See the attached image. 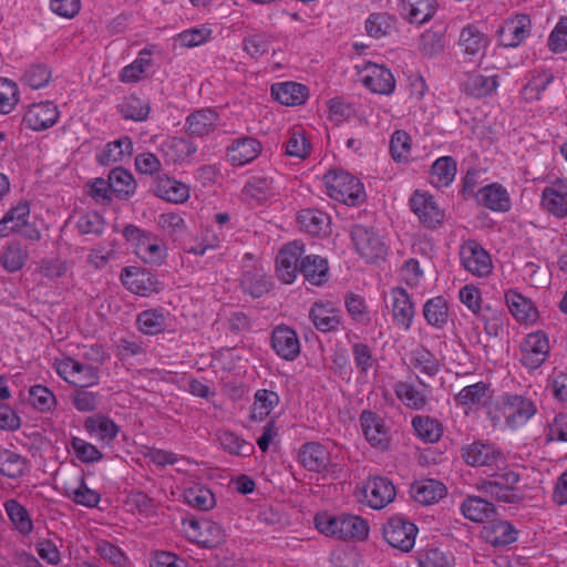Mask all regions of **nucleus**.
Returning a JSON list of instances; mask_svg holds the SVG:
<instances>
[{
	"instance_id": "f257e3e1",
	"label": "nucleus",
	"mask_w": 567,
	"mask_h": 567,
	"mask_svg": "<svg viewBox=\"0 0 567 567\" xmlns=\"http://www.w3.org/2000/svg\"><path fill=\"white\" fill-rule=\"evenodd\" d=\"M317 529L327 536H336L344 540L361 542L368 538L369 525L358 515L342 514L330 516L317 515L315 518Z\"/></svg>"
},
{
	"instance_id": "f03ea898",
	"label": "nucleus",
	"mask_w": 567,
	"mask_h": 567,
	"mask_svg": "<svg viewBox=\"0 0 567 567\" xmlns=\"http://www.w3.org/2000/svg\"><path fill=\"white\" fill-rule=\"evenodd\" d=\"M323 183L329 197L348 206L359 205L365 199L363 184L348 172L329 171Z\"/></svg>"
},
{
	"instance_id": "7ed1b4c3",
	"label": "nucleus",
	"mask_w": 567,
	"mask_h": 567,
	"mask_svg": "<svg viewBox=\"0 0 567 567\" xmlns=\"http://www.w3.org/2000/svg\"><path fill=\"white\" fill-rule=\"evenodd\" d=\"M123 236L132 246L134 254L145 264L161 265L164 261L167 249L155 234L128 225L124 228Z\"/></svg>"
},
{
	"instance_id": "20e7f679",
	"label": "nucleus",
	"mask_w": 567,
	"mask_h": 567,
	"mask_svg": "<svg viewBox=\"0 0 567 567\" xmlns=\"http://www.w3.org/2000/svg\"><path fill=\"white\" fill-rule=\"evenodd\" d=\"M351 239L358 255L368 264L383 260L388 254L384 238L374 227L364 225L353 226Z\"/></svg>"
},
{
	"instance_id": "39448f33",
	"label": "nucleus",
	"mask_w": 567,
	"mask_h": 567,
	"mask_svg": "<svg viewBox=\"0 0 567 567\" xmlns=\"http://www.w3.org/2000/svg\"><path fill=\"white\" fill-rule=\"evenodd\" d=\"M458 256L463 268L477 278H487L493 271L491 255L474 239L461 244Z\"/></svg>"
},
{
	"instance_id": "423d86ee",
	"label": "nucleus",
	"mask_w": 567,
	"mask_h": 567,
	"mask_svg": "<svg viewBox=\"0 0 567 567\" xmlns=\"http://www.w3.org/2000/svg\"><path fill=\"white\" fill-rule=\"evenodd\" d=\"M56 373L75 388H91L99 383V368L83 364L72 358L55 361Z\"/></svg>"
},
{
	"instance_id": "0eeeda50",
	"label": "nucleus",
	"mask_w": 567,
	"mask_h": 567,
	"mask_svg": "<svg viewBox=\"0 0 567 567\" xmlns=\"http://www.w3.org/2000/svg\"><path fill=\"white\" fill-rule=\"evenodd\" d=\"M30 207L28 202H20L0 219V237H7L13 231L21 233L30 240H39L41 234L29 226Z\"/></svg>"
},
{
	"instance_id": "6e6552de",
	"label": "nucleus",
	"mask_w": 567,
	"mask_h": 567,
	"mask_svg": "<svg viewBox=\"0 0 567 567\" xmlns=\"http://www.w3.org/2000/svg\"><path fill=\"white\" fill-rule=\"evenodd\" d=\"M417 527L402 516L389 518L383 527L384 539L394 548L410 551L415 544Z\"/></svg>"
},
{
	"instance_id": "1a4fd4ad",
	"label": "nucleus",
	"mask_w": 567,
	"mask_h": 567,
	"mask_svg": "<svg viewBox=\"0 0 567 567\" xmlns=\"http://www.w3.org/2000/svg\"><path fill=\"white\" fill-rule=\"evenodd\" d=\"M498 408L507 425L511 427L523 425L536 413L534 402L518 394L502 396Z\"/></svg>"
},
{
	"instance_id": "9d476101",
	"label": "nucleus",
	"mask_w": 567,
	"mask_h": 567,
	"mask_svg": "<svg viewBox=\"0 0 567 567\" xmlns=\"http://www.w3.org/2000/svg\"><path fill=\"white\" fill-rule=\"evenodd\" d=\"M549 340L545 332L528 333L520 343V362L530 370L538 369L549 354Z\"/></svg>"
},
{
	"instance_id": "9b49d317",
	"label": "nucleus",
	"mask_w": 567,
	"mask_h": 567,
	"mask_svg": "<svg viewBox=\"0 0 567 567\" xmlns=\"http://www.w3.org/2000/svg\"><path fill=\"white\" fill-rule=\"evenodd\" d=\"M462 457L471 466L498 467L505 463V455L497 446L481 441L464 446Z\"/></svg>"
},
{
	"instance_id": "f8f14e48",
	"label": "nucleus",
	"mask_w": 567,
	"mask_h": 567,
	"mask_svg": "<svg viewBox=\"0 0 567 567\" xmlns=\"http://www.w3.org/2000/svg\"><path fill=\"white\" fill-rule=\"evenodd\" d=\"M122 284L133 293L148 296L162 289L157 278L140 267H125L121 272Z\"/></svg>"
},
{
	"instance_id": "ddd939ff",
	"label": "nucleus",
	"mask_w": 567,
	"mask_h": 567,
	"mask_svg": "<svg viewBox=\"0 0 567 567\" xmlns=\"http://www.w3.org/2000/svg\"><path fill=\"white\" fill-rule=\"evenodd\" d=\"M305 252V246L300 241H291L285 245L276 258V272L284 284H291L299 270L298 262Z\"/></svg>"
},
{
	"instance_id": "4468645a",
	"label": "nucleus",
	"mask_w": 567,
	"mask_h": 567,
	"mask_svg": "<svg viewBox=\"0 0 567 567\" xmlns=\"http://www.w3.org/2000/svg\"><path fill=\"white\" fill-rule=\"evenodd\" d=\"M361 82L374 94L390 95L395 90V79L391 71L371 62L364 65Z\"/></svg>"
},
{
	"instance_id": "2eb2a0df",
	"label": "nucleus",
	"mask_w": 567,
	"mask_h": 567,
	"mask_svg": "<svg viewBox=\"0 0 567 567\" xmlns=\"http://www.w3.org/2000/svg\"><path fill=\"white\" fill-rule=\"evenodd\" d=\"M58 106L49 101L31 104L24 115L23 123L32 131L40 132L52 127L59 120Z\"/></svg>"
},
{
	"instance_id": "dca6fc26",
	"label": "nucleus",
	"mask_w": 567,
	"mask_h": 567,
	"mask_svg": "<svg viewBox=\"0 0 567 567\" xmlns=\"http://www.w3.org/2000/svg\"><path fill=\"white\" fill-rule=\"evenodd\" d=\"M542 207L556 218L567 217V179L550 182L542 193Z\"/></svg>"
},
{
	"instance_id": "f3484780",
	"label": "nucleus",
	"mask_w": 567,
	"mask_h": 567,
	"mask_svg": "<svg viewBox=\"0 0 567 567\" xmlns=\"http://www.w3.org/2000/svg\"><path fill=\"white\" fill-rule=\"evenodd\" d=\"M362 494L371 508L381 509L394 499L395 487L385 477H373L364 484Z\"/></svg>"
},
{
	"instance_id": "a211bd4d",
	"label": "nucleus",
	"mask_w": 567,
	"mask_h": 567,
	"mask_svg": "<svg viewBox=\"0 0 567 567\" xmlns=\"http://www.w3.org/2000/svg\"><path fill=\"white\" fill-rule=\"evenodd\" d=\"M360 422L363 434L372 446L381 450H385L389 446V429L380 415L364 410L360 415Z\"/></svg>"
},
{
	"instance_id": "6ab92c4d",
	"label": "nucleus",
	"mask_w": 567,
	"mask_h": 567,
	"mask_svg": "<svg viewBox=\"0 0 567 567\" xmlns=\"http://www.w3.org/2000/svg\"><path fill=\"white\" fill-rule=\"evenodd\" d=\"M390 299L394 322L405 331L410 330L415 310L409 293L402 287H394L390 291Z\"/></svg>"
},
{
	"instance_id": "aec40b11",
	"label": "nucleus",
	"mask_w": 567,
	"mask_h": 567,
	"mask_svg": "<svg viewBox=\"0 0 567 567\" xmlns=\"http://www.w3.org/2000/svg\"><path fill=\"white\" fill-rule=\"evenodd\" d=\"M271 346L275 352L287 361L295 360L300 353V342L295 330L287 326H278L271 333Z\"/></svg>"
},
{
	"instance_id": "412c9836",
	"label": "nucleus",
	"mask_w": 567,
	"mask_h": 567,
	"mask_svg": "<svg viewBox=\"0 0 567 567\" xmlns=\"http://www.w3.org/2000/svg\"><path fill=\"white\" fill-rule=\"evenodd\" d=\"M410 205L414 214L427 227H435L443 220V213L429 194L415 192L410 199Z\"/></svg>"
},
{
	"instance_id": "4be33fe9",
	"label": "nucleus",
	"mask_w": 567,
	"mask_h": 567,
	"mask_svg": "<svg viewBox=\"0 0 567 567\" xmlns=\"http://www.w3.org/2000/svg\"><path fill=\"white\" fill-rule=\"evenodd\" d=\"M309 317L315 327L322 332L337 330L341 323L340 310L330 301L315 302Z\"/></svg>"
},
{
	"instance_id": "5701e85b",
	"label": "nucleus",
	"mask_w": 567,
	"mask_h": 567,
	"mask_svg": "<svg viewBox=\"0 0 567 567\" xmlns=\"http://www.w3.org/2000/svg\"><path fill=\"white\" fill-rule=\"evenodd\" d=\"M299 461L308 471L321 472L330 463V453L319 442H308L300 447Z\"/></svg>"
},
{
	"instance_id": "b1692460",
	"label": "nucleus",
	"mask_w": 567,
	"mask_h": 567,
	"mask_svg": "<svg viewBox=\"0 0 567 567\" xmlns=\"http://www.w3.org/2000/svg\"><path fill=\"white\" fill-rule=\"evenodd\" d=\"M480 205L494 212H507L511 208V198L507 190L497 183L482 187L476 194Z\"/></svg>"
},
{
	"instance_id": "393cba45",
	"label": "nucleus",
	"mask_w": 567,
	"mask_h": 567,
	"mask_svg": "<svg viewBox=\"0 0 567 567\" xmlns=\"http://www.w3.org/2000/svg\"><path fill=\"white\" fill-rule=\"evenodd\" d=\"M499 85L497 75L481 73L468 74L463 83V92L474 99H483L494 94Z\"/></svg>"
},
{
	"instance_id": "a878e982",
	"label": "nucleus",
	"mask_w": 567,
	"mask_h": 567,
	"mask_svg": "<svg viewBox=\"0 0 567 567\" xmlns=\"http://www.w3.org/2000/svg\"><path fill=\"white\" fill-rule=\"evenodd\" d=\"M219 123L218 114L210 109L193 112L186 118V130L190 135L205 136L214 132Z\"/></svg>"
},
{
	"instance_id": "bb28decb",
	"label": "nucleus",
	"mask_w": 567,
	"mask_h": 567,
	"mask_svg": "<svg viewBox=\"0 0 567 567\" xmlns=\"http://www.w3.org/2000/svg\"><path fill=\"white\" fill-rule=\"evenodd\" d=\"M261 152V144L252 138L245 137L237 140L228 147V161L236 166H243L254 161Z\"/></svg>"
},
{
	"instance_id": "cd10ccee",
	"label": "nucleus",
	"mask_w": 567,
	"mask_h": 567,
	"mask_svg": "<svg viewBox=\"0 0 567 567\" xmlns=\"http://www.w3.org/2000/svg\"><path fill=\"white\" fill-rule=\"evenodd\" d=\"M197 147L184 137H167L159 145V152L167 163H182L196 152Z\"/></svg>"
},
{
	"instance_id": "c85d7f7f",
	"label": "nucleus",
	"mask_w": 567,
	"mask_h": 567,
	"mask_svg": "<svg viewBox=\"0 0 567 567\" xmlns=\"http://www.w3.org/2000/svg\"><path fill=\"white\" fill-rule=\"evenodd\" d=\"M530 20L527 16H517L505 22L499 31L501 41L505 47H516L529 34Z\"/></svg>"
},
{
	"instance_id": "c756f323",
	"label": "nucleus",
	"mask_w": 567,
	"mask_h": 567,
	"mask_svg": "<svg viewBox=\"0 0 567 567\" xmlns=\"http://www.w3.org/2000/svg\"><path fill=\"white\" fill-rule=\"evenodd\" d=\"M299 271L309 284L320 286L329 277L328 261L319 255H308L300 260Z\"/></svg>"
},
{
	"instance_id": "7c9ffc66",
	"label": "nucleus",
	"mask_w": 567,
	"mask_h": 567,
	"mask_svg": "<svg viewBox=\"0 0 567 567\" xmlns=\"http://www.w3.org/2000/svg\"><path fill=\"white\" fill-rule=\"evenodd\" d=\"M271 94L282 105H301L308 97L307 86L296 82L277 83L271 86Z\"/></svg>"
},
{
	"instance_id": "2f4dec72",
	"label": "nucleus",
	"mask_w": 567,
	"mask_h": 567,
	"mask_svg": "<svg viewBox=\"0 0 567 567\" xmlns=\"http://www.w3.org/2000/svg\"><path fill=\"white\" fill-rule=\"evenodd\" d=\"M300 229L312 235H327L330 227V217L318 209H302L297 216Z\"/></svg>"
},
{
	"instance_id": "473e14b6",
	"label": "nucleus",
	"mask_w": 567,
	"mask_h": 567,
	"mask_svg": "<svg viewBox=\"0 0 567 567\" xmlns=\"http://www.w3.org/2000/svg\"><path fill=\"white\" fill-rule=\"evenodd\" d=\"M505 302L509 312L522 322H534L538 317L537 309L532 301L516 290L505 292Z\"/></svg>"
},
{
	"instance_id": "72a5a7b5",
	"label": "nucleus",
	"mask_w": 567,
	"mask_h": 567,
	"mask_svg": "<svg viewBox=\"0 0 567 567\" xmlns=\"http://www.w3.org/2000/svg\"><path fill=\"white\" fill-rule=\"evenodd\" d=\"M241 193L243 198L250 204H262L276 194L272 187V179L264 176L250 177Z\"/></svg>"
},
{
	"instance_id": "f704fd0d",
	"label": "nucleus",
	"mask_w": 567,
	"mask_h": 567,
	"mask_svg": "<svg viewBox=\"0 0 567 567\" xmlns=\"http://www.w3.org/2000/svg\"><path fill=\"white\" fill-rule=\"evenodd\" d=\"M489 396V384L486 382H477L464 386L455 396L454 401L457 405L472 411L477 409Z\"/></svg>"
},
{
	"instance_id": "c9c22d12",
	"label": "nucleus",
	"mask_w": 567,
	"mask_h": 567,
	"mask_svg": "<svg viewBox=\"0 0 567 567\" xmlns=\"http://www.w3.org/2000/svg\"><path fill=\"white\" fill-rule=\"evenodd\" d=\"M154 190L158 197L176 204L189 198V187L168 176L157 178Z\"/></svg>"
},
{
	"instance_id": "e433bc0d",
	"label": "nucleus",
	"mask_w": 567,
	"mask_h": 567,
	"mask_svg": "<svg viewBox=\"0 0 567 567\" xmlns=\"http://www.w3.org/2000/svg\"><path fill=\"white\" fill-rule=\"evenodd\" d=\"M482 536L493 546H506L516 540L517 533L511 523L506 520H493L484 526Z\"/></svg>"
},
{
	"instance_id": "4c0bfd02",
	"label": "nucleus",
	"mask_w": 567,
	"mask_h": 567,
	"mask_svg": "<svg viewBox=\"0 0 567 567\" xmlns=\"http://www.w3.org/2000/svg\"><path fill=\"white\" fill-rule=\"evenodd\" d=\"M487 45V37L477 27L468 24L462 29L458 47L465 54L473 56L483 54Z\"/></svg>"
},
{
	"instance_id": "58836bf2",
	"label": "nucleus",
	"mask_w": 567,
	"mask_h": 567,
	"mask_svg": "<svg viewBox=\"0 0 567 567\" xmlns=\"http://www.w3.org/2000/svg\"><path fill=\"white\" fill-rule=\"evenodd\" d=\"M423 316L427 324L436 329H443L450 320V309L446 299L434 297L423 306Z\"/></svg>"
},
{
	"instance_id": "ea45409f",
	"label": "nucleus",
	"mask_w": 567,
	"mask_h": 567,
	"mask_svg": "<svg viewBox=\"0 0 567 567\" xmlns=\"http://www.w3.org/2000/svg\"><path fill=\"white\" fill-rule=\"evenodd\" d=\"M133 154V143L130 137L123 136L114 142L106 144L103 152L97 156L99 163L110 165L124 162Z\"/></svg>"
},
{
	"instance_id": "a19ab883",
	"label": "nucleus",
	"mask_w": 567,
	"mask_h": 567,
	"mask_svg": "<svg viewBox=\"0 0 567 567\" xmlns=\"http://www.w3.org/2000/svg\"><path fill=\"white\" fill-rule=\"evenodd\" d=\"M84 427L91 435L106 442L113 441L120 431L113 420L102 414L89 416L84 422Z\"/></svg>"
},
{
	"instance_id": "79ce46f5",
	"label": "nucleus",
	"mask_w": 567,
	"mask_h": 567,
	"mask_svg": "<svg viewBox=\"0 0 567 567\" xmlns=\"http://www.w3.org/2000/svg\"><path fill=\"white\" fill-rule=\"evenodd\" d=\"M436 0H402L403 10L411 23L422 24L435 13Z\"/></svg>"
},
{
	"instance_id": "37998d69",
	"label": "nucleus",
	"mask_w": 567,
	"mask_h": 567,
	"mask_svg": "<svg viewBox=\"0 0 567 567\" xmlns=\"http://www.w3.org/2000/svg\"><path fill=\"white\" fill-rule=\"evenodd\" d=\"M463 515L476 523H483L495 513V506L478 496H468L461 506Z\"/></svg>"
},
{
	"instance_id": "c03bdc74",
	"label": "nucleus",
	"mask_w": 567,
	"mask_h": 567,
	"mask_svg": "<svg viewBox=\"0 0 567 567\" xmlns=\"http://www.w3.org/2000/svg\"><path fill=\"white\" fill-rule=\"evenodd\" d=\"M445 486L434 480H425L415 483L412 486L411 493L414 499L423 505H429L437 502L445 495Z\"/></svg>"
},
{
	"instance_id": "a18cd8bd",
	"label": "nucleus",
	"mask_w": 567,
	"mask_h": 567,
	"mask_svg": "<svg viewBox=\"0 0 567 567\" xmlns=\"http://www.w3.org/2000/svg\"><path fill=\"white\" fill-rule=\"evenodd\" d=\"M456 175V163L450 156L440 157L431 167V184L437 188L449 186Z\"/></svg>"
},
{
	"instance_id": "49530a36",
	"label": "nucleus",
	"mask_w": 567,
	"mask_h": 567,
	"mask_svg": "<svg viewBox=\"0 0 567 567\" xmlns=\"http://www.w3.org/2000/svg\"><path fill=\"white\" fill-rule=\"evenodd\" d=\"M152 65V52L143 50L137 58L120 72L118 79L123 83H135L144 78L145 72Z\"/></svg>"
},
{
	"instance_id": "de8ad7c7",
	"label": "nucleus",
	"mask_w": 567,
	"mask_h": 567,
	"mask_svg": "<svg viewBox=\"0 0 567 567\" xmlns=\"http://www.w3.org/2000/svg\"><path fill=\"white\" fill-rule=\"evenodd\" d=\"M28 259V249L19 243H11L3 248L0 255V265L8 272H16L22 269Z\"/></svg>"
},
{
	"instance_id": "09e8293b",
	"label": "nucleus",
	"mask_w": 567,
	"mask_h": 567,
	"mask_svg": "<svg viewBox=\"0 0 567 567\" xmlns=\"http://www.w3.org/2000/svg\"><path fill=\"white\" fill-rule=\"evenodd\" d=\"M396 396L410 409L422 410L427 403V394L415 385L400 381L394 385Z\"/></svg>"
},
{
	"instance_id": "8fccbe9b",
	"label": "nucleus",
	"mask_w": 567,
	"mask_h": 567,
	"mask_svg": "<svg viewBox=\"0 0 567 567\" xmlns=\"http://www.w3.org/2000/svg\"><path fill=\"white\" fill-rule=\"evenodd\" d=\"M412 425L416 435L427 443L437 442L442 434L443 429L441 423L427 415H416L412 419Z\"/></svg>"
},
{
	"instance_id": "3c124183",
	"label": "nucleus",
	"mask_w": 567,
	"mask_h": 567,
	"mask_svg": "<svg viewBox=\"0 0 567 567\" xmlns=\"http://www.w3.org/2000/svg\"><path fill=\"white\" fill-rule=\"evenodd\" d=\"M279 403V396L276 392L261 389L255 393V401L251 408V420L262 421Z\"/></svg>"
},
{
	"instance_id": "603ef678",
	"label": "nucleus",
	"mask_w": 567,
	"mask_h": 567,
	"mask_svg": "<svg viewBox=\"0 0 567 567\" xmlns=\"http://www.w3.org/2000/svg\"><path fill=\"white\" fill-rule=\"evenodd\" d=\"M217 439L223 450L231 455L246 456L254 451L252 444L229 430L219 431Z\"/></svg>"
},
{
	"instance_id": "864d4df0",
	"label": "nucleus",
	"mask_w": 567,
	"mask_h": 567,
	"mask_svg": "<svg viewBox=\"0 0 567 567\" xmlns=\"http://www.w3.org/2000/svg\"><path fill=\"white\" fill-rule=\"evenodd\" d=\"M395 28V18L385 12H375L365 21L367 33L375 39L390 34Z\"/></svg>"
},
{
	"instance_id": "5fc2aeb1",
	"label": "nucleus",
	"mask_w": 567,
	"mask_h": 567,
	"mask_svg": "<svg viewBox=\"0 0 567 567\" xmlns=\"http://www.w3.org/2000/svg\"><path fill=\"white\" fill-rule=\"evenodd\" d=\"M137 323L143 333L151 336L163 332L167 326L165 313L157 309L141 312L137 317Z\"/></svg>"
},
{
	"instance_id": "6e6d98bb",
	"label": "nucleus",
	"mask_w": 567,
	"mask_h": 567,
	"mask_svg": "<svg viewBox=\"0 0 567 567\" xmlns=\"http://www.w3.org/2000/svg\"><path fill=\"white\" fill-rule=\"evenodd\" d=\"M151 106L136 95H130L120 105V112L126 120L144 121L147 118Z\"/></svg>"
},
{
	"instance_id": "4d7b16f0",
	"label": "nucleus",
	"mask_w": 567,
	"mask_h": 567,
	"mask_svg": "<svg viewBox=\"0 0 567 567\" xmlns=\"http://www.w3.org/2000/svg\"><path fill=\"white\" fill-rule=\"evenodd\" d=\"M4 508L10 520L20 533L28 535L32 532V520L30 519L27 509L22 505H20L14 499H9L6 502Z\"/></svg>"
},
{
	"instance_id": "13d9d810",
	"label": "nucleus",
	"mask_w": 567,
	"mask_h": 567,
	"mask_svg": "<svg viewBox=\"0 0 567 567\" xmlns=\"http://www.w3.org/2000/svg\"><path fill=\"white\" fill-rule=\"evenodd\" d=\"M477 489L491 498L505 503H513L516 498L515 493H512L497 477L481 481L477 484Z\"/></svg>"
},
{
	"instance_id": "bf43d9fd",
	"label": "nucleus",
	"mask_w": 567,
	"mask_h": 567,
	"mask_svg": "<svg viewBox=\"0 0 567 567\" xmlns=\"http://www.w3.org/2000/svg\"><path fill=\"white\" fill-rule=\"evenodd\" d=\"M65 494L74 503L85 507H95L100 502V494L87 487L83 477L79 478L78 487L65 488Z\"/></svg>"
},
{
	"instance_id": "052dcab7",
	"label": "nucleus",
	"mask_w": 567,
	"mask_h": 567,
	"mask_svg": "<svg viewBox=\"0 0 567 567\" xmlns=\"http://www.w3.org/2000/svg\"><path fill=\"white\" fill-rule=\"evenodd\" d=\"M24 460L17 453L3 450L0 451V473L10 477L17 478L24 472Z\"/></svg>"
},
{
	"instance_id": "680f3d73",
	"label": "nucleus",
	"mask_w": 567,
	"mask_h": 567,
	"mask_svg": "<svg viewBox=\"0 0 567 567\" xmlns=\"http://www.w3.org/2000/svg\"><path fill=\"white\" fill-rule=\"evenodd\" d=\"M286 154L298 158H306L310 154V142L303 130L293 128L289 133V138L286 144Z\"/></svg>"
},
{
	"instance_id": "e2e57ef3",
	"label": "nucleus",
	"mask_w": 567,
	"mask_h": 567,
	"mask_svg": "<svg viewBox=\"0 0 567 567\" xmlns=\"http://www.w3.org/2000/svg\"><path fill=\"white\" fill-rule=\"evenodd\" d=\"M184 497L188 505L202 511H208L215 505L213 493L202 486L189 487L185 491Z\"/></svg>"
},
{
	"instance_id": "0e129e2a",
	"label": "nucleus",
	"mask_w": 567,
	"mask_h": 567,
	"mask_svg": "<svg viewBox=\"0 0 567 567\" xmlns=\"http://www.w3.org/2000/svg\"><path fill=\"white\" fill-rule=\"evenodd\" d=\"M241 285L252 297H260L269 289L268 278L262 270L246 271Z\"/></svg>"
},
{
	"instance_id": "69168bd1",
	"label": "nucleus",
	"mask_w": 567,
	"mask_h": 567,
	"mask_svg": "<svg viewBox=\"0 0 567 567\" xmlns=\"http://www.w3.org/2000/svg\"><path fill=\"white\" fill-rule=\"evenodd\" d=\"M390 152L394 161L408 162L411 153V137L404 131H395L390 141Z\"/></svg>"
},
{
	"instance_id": "338daca9",
	"label": "nucleus",
	"mask_w": 567,
	"mask_h": 567,
	"mask_svg": "<svg viewBox=\"0 0 567 567\" xmlns=\"http://www.w3.org/2000/svg\"><path fill=\"white\" fill-rule=\"evenodd\" d=\"M19 101V90L14 82L0 79V113L9 114Z\"/></svg>"
},
{
	"instance_id": "774afa93",
	"label": "nucleus",
	"mask_w": 567,
	"mask_h": 567,
	"mask_svg": "<svg viewBox=\"0 0 567 567\" xmlns=\"http://www.w3.org/2000/svg\"><path fill=\"white\" fill-rule=\"evenodd\" d=\"M109 183L112 192L114 193L130 194L135 189L133 175L122 167H116L111 171L109 175Z\"/></svg>"
}]
</instances>
